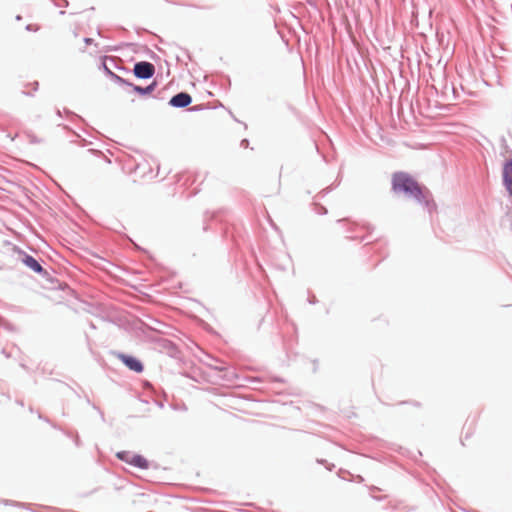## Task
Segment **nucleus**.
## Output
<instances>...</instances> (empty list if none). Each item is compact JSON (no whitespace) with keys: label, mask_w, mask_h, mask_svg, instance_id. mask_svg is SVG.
<instances>
[{"label":"nucleus","mask_w":512,"mask_h":512,"mask_svg":"<svg viewBox=\"0 0 512 512\" xmlns=\"http://www.w3.org/2000/svg\"><path fill=\"white\" fill-rule=\"evenodd\" d=\"M15 19H16L17 21H21V20H22V16H21V15H17Z\"/></svg>","instance_id":"27"},{"label":"nucleus","mask_w":512,"mask_h":512,"mask_svg":"<svg viewBox=\"0 0 512 512\" xmlns=\"http://www.w3.org/2000/svg\"><path fill=\"white\" fill-rule=\"evenodd\" d=\"M128 463H130L136 467H139V468H147L148 467L147 460L140 455H134V454L131 455L130 459L128 460Z\"/></svg>","instance_id":"10"},{"label":"nucleus","mask_w":512,"mask_h":512,"mask_svg":"<svg viewBox=\"0 0 512 512\" xmlns=\"http://www.w3.org/2000/svg\"><path fill=\"white\" fill-rule=\"evenodd\" d=\"M117 455H118V457L120 459L125 460L126 462H128V460L130 459V456L132 454H129V453H126V452H122V453H118Z\"/></svg>","instance_id":"19"},{"label":"nucleus","mask_w":512,"mask_h":512,"mask_svg":"<svg viewBox=\"0 0 512 512\" xmlns=\"http://www.w3.org/2000/svg\"><path fill=\"white\" fill-rule=\"evenodd\" d=\"M55 6L68 7V0H50Z\"/></svg>","instance_id":"14"},{"label":"nucleus","mask_w":512,"mask_h":512,"mask_svg":"<svg viewBox=\"0 0 512 512\" xmlns=\"http://www.w3.org/2000/svg\"><path fill=\"white\" fill-rule=\"evenodd\" d=\"M144 51H145V54L152 60H157L159 59V56L154 52L152 51L149 47L147 46H144Z\"/></svg>","instance_id":"13"},{"label":"nucleus","mask_w":512,"mask_h":512,"mask_svg":"<svg viewBox=\"0 0 512 512\" xmlns=\"http://www.w3.org/2000/svg\"><path fill=\"white\" fill-rule=\"evenodd\" d=\"M502 182L506 192H512V158H508L503 163Z\"/></svg>","instance_id":"5"},{"label":"nucleus","mask_w":512,"mask_h":512,"mask_svg":"<svg viewBox=\"0 0 512 512\" xmlns=\"http://www.w3.org/2000/svg\"><path fill=\"white\" fill-rule=\"evenodd\" d=\"M97 35L100 36V37H103V35L101 33V30L99 28L97 29Z\"/></svg>","instance_id":"26"},{"label":"nucleus","mask_w":512,"mask_h":512,"mask_svg":"<svg viewBox=\"0 0 512 512\" xmlns=\"http://www.w3.org/2000/svg\"><path fill=\"white\" fill-rule=\"evenodd\" d=\"M34 91L38 89L39 83L37 81L33 82Z\"/></svg>","instance_id":"25"},{"label":"nucleus","mask_w":512,"mask_h":512,"mask_svg":"<svg viewBox=\"0 0 512 512\" xmlns=\"http://www.w3.org/2000/svg\"><path fill=\"white\" fill-rule=\"evenodd\" d=\"M154 64L148 61H138L134 64L132 73L137 79L147 80L155 75Z\"/></svg>","instance_id":"2"},{"label":"nucleus","mask_w":512,"mask_h":512,"mask_svg":"<svg viewBox=\"0 0 512 512\" xmlns=\"http://www.w3.org/2000/svg\"><path fill=\"white\" fill-rule=\"evenodd\" d=\"M134 44L132 43H121L119 45H115V46H106L104 48V51L105 52H117L119 51L123 46H133Z\"/></svg>","instance_id":"12"},{"label":"nucleus","mask_w":512,"mask_h":512,"mask_svg":"<svg viewBox=\"0 0 512 512\" xmlns=\"http://www.w3.org/2000/svg\"><path fill=\"white\" fill-rule=\"evenodd\" d=\"M56 113H57L58 116H61V112H60L59 109H57Z\"/></svg>","instance_id":"30"},{"label":"nucleus","mask_w":512,"mask_h":512,"mask_svg":"<svg viewBox=\"0 0 512 512\" xmlns=\"http://www.w3.org/2000/svg\"><path fill=\"white\" fill-rule=\"evenodd\" d=\"M116 57L115 56H107L104 55L101 57V63L99 65V69L103 71V73L108 77L109 74H111L113 71L108 66L107 62H110L111 64H115Z\"/></svg>","instance_id":"7"},{"label":"nucleus","mask_w":512,"mask_h":512,"mask_svg":"<svg viewBox=\"0 0 512 512\" xmlns=\"http://www.w3.org/2000/svg\"><path fill=\"white\" fill-rule=\"evenodd\" d=\"M229 114L231 115V117L233 118V120H234V121H236V122H238V123L243 124L244 129H245V130L247 129V124H246V123L241 122L240 120H238V119L236 118V116H235L231 111H229Z\"/></svg>","instance_id":"22"},{"label":"nucleus","mask_w":512,"mask_h":512,"mask_svg":"<svg viewBox=\"0 0 512 512\" xmlns=\"http://www.w3.org/2000/svg\"><path fill=\"white\" fill-rule=\"evenodd\" d=\"M249 144H250V142H249V140L247 138L242 139L241 142H240V146L242 148H248Z\"/></svg>","instance_id":"21"},{"label":"nucleus","mask_w":512,"mask_h":512,"mask_svg":"<svg viewBox=\"0 0 512 512\" xmlns=\"http://www.w3.org/2000/svg\"><path fill=\"white\" fill-rule=\"evenodd\" d=\"M22 261L27 267H29L33 271L38 273L42 271V266L32 256L25 255Z\"/></svg>","instance_id":"8"},{"label":"nucleus","mask_w":512,"mask_h":512,"mask_svg":"<svg viewBox=\"0 0 512 512\" xmlns=\"http://www.w3.org/2000/svg\"><path fill=\"white\" fill-rule=\"evenodd\" d=\"M205 109V107L202 104L191 106L188 111L190 112H199Z\"/></svg>","instance_id":"18"},{"label":"nucleus","mask_w":512,"mask_h":512,"mask_svg":"<svg viewBox=\"0 0 512 512\" xmlns=\"http://www.w3.org/2000/svg\"><path fill=\"white\" fill-rule=\"evenodd\" d=\"M83 41L86 45H92L94 43V39L90 37H84Z\"/></svg>","instance_id":"23"},{"label":"nucleus","mask_w":512,"mask_h":512,"mask_svg":"<svg viewBox=\"0 0 512 512\" xmlns=\"http://www.w3.org/2000/svg\"><path fill=\"white\" fill-rule=\"evenodd\" d=\"M332 189H333L332 187H328V188H325V189L321 190L320 192H322V193L331 192Z\"/></svg>","instance_id":"24"},{"label":"nucleus","mask_w":512,"mask_h":512,"mask_svg":"<svg viewBox=\"0 0 512 512\" xmlns=\"http://www.w3.org/2000/svg\"><path fill=\"white\" fill-rule=\"evenodd\" d=\"M22 93H23L24 95H26V96H32V94H31V93L26 92V91H22Z\"/></svg>","instance_id":"28"},{"label":"nucleus","mask_w":512,"mask_h":512,"mask_svg":"<svg viewBox=\"0 0 512 512\" xmlns=\"http://www.w3.org/2000/svg\"><path fill=\"white\" fill-rule=\"evenodd\" d=\"M117 60H118V58L116 57L115 64H114V68L115 69L120 70V71H124L126 73H130L131 72V70L129 68H126V67H124L122 65H118L117 64Z\"/></svg>","instance_id":"15"},{"label":"nucleus","mask_w":512,"mask_h":512,"mask_svg":"<svg viewBox=\"0 0 512 512\" xmlns=\"http://www.w3.org/2000/svg\"><path fill=\"white\" fill-rule=\"evenodd\" d=\"M117 60H118V58L116 57L115 64H114V68L115 69L120 70V71H124L126 73H130L131 72V70L129 68H126V67H124L122 65H118L117 64Z\"/></svg>","instance_id":"16"},{"label":"nucleus","mask_w":512,"mask_h":512,"mask_svg":"<svg viewBox=\"0 0 512 512\" xmlns=\"http://www.w3.org/2000/svg\"><path fill=\"white\" fill-rule=\"evenodd\" d=\"M39 28L40 27L38 25H35V24H27L25 26L26 31H29V32H36V31L39 30Z\"/></svg>","instance_id":"17"},{"label":"nucleus","mask_w":512,"mask_h":512,"mask_svg":"<svg viewBox=\"0 0 512 512\" xmlns=\"http://www.w3.org/2000/svg\"><path fill=\"white\" fill-rule=\"evenodd\" d=\"M108 78L120 87L129 88V86H132V82H130L128 79L119 76L114 72L109 74Z\"/></svg>","instance_id":"9"},{"label":"nucleus","mask_w":512,"mask_h":512,"mask_svg":"<svg viewBox=\"0 0 512 512\" xmlns=\"http://www.w3.org/2000/svg\"><path fill=\"white\" fill-rule=\"evenodd\" d=\"M391 192H430V190L410 173L395 171L391 176Z\"/></svg>","instance_id":"1"},{"label":"nucleus","mask_w":512,"mask_h":512,"mask_svg":"<svg viewBox=\"0 0 512 512\" xmlns=\"http://www.w3.org/2000/svg\"><path fill=\"white\" fill-rule=\"evenodd\" d=\"M191 103H192V96L186 91H181V92H178L177 94L173 95L169 99V102H168L169 106H171L173 108H186Z\"/></svg>","instance_id":"3"},{"label":"nucleus","mask_w":512,"mask_h":512,"mask_svg":"<svg viewBox=\"0 0 512 512\" xmlns=\"http://www.w3.org/2000/svg\"><path fill=\"white\" fill-rule=\"evenodd\" d=\"M59 14H60V15H65V14H66V11H65V10H61V11L59 12Z\"/></svg>","instance_id":"29"},{"label":"nucleus","mask_w":512,"mask_h":512,"mask_svg":"<svg viewBox=\"0 0 512 512\" xmlns=\"http://www.w3.org/2000/svg\"><path fill=\"white\" fill-rule=\"evenodd\" d=\"M118 358L131 370L140 373L143 371L142 363L133 356H128L125 354H120Z\"/></svg>","instance_id":"6"},{"label":"nucleus","mask_w":512,"mask_h":512,"mask_svg":"<svg viewBox=\"0 0 512 512\" xmlns=\"http://www.w3.org/2000/svg\"><path fill=\"white\" fill-rule=\"evenodd\" d=\"M308 4H312L313 0H306Z\"/></svg>","instance_id":"31"},{"label":"nucleus","mask_w":512,"mask_h":512,"mask_svg":"<svg viewBox=\"0 0 512 512\" xmlns=\"http://www.w3.org/2000/svg\"><path fill=\"white\" fill-rule=\"evenodd\" d=\"M157 86V80H153L151 83L144 87L132 83V86H129L130 91H128V93H135L142 98H146L152 95Z\"/></svg>","instance_id":"4"},{"label":"nucleus","mask_w":512,"mask_h":512,"mask_svg":"<svg viewBox=\"0 0 512 512\" xmlns=\"http://www.w3.org/2000/svg\"><path fill=\"white\" fill-rule=\"evenodd\" d=\"M445 83L442 87V90H441V94L443 97H447L448 96V91L451 90L452 94H453V98L454 99H457L458 97V94H457V91L453 85V83L449 84L445 79L443 80Z\"/></svg>","instance_id":"11"},{"label":"nucleus","mask_w":512,"mask_h":512,"mask_svg":"<svg viewBox=\"0 0 512 512\" xmlns=\"http://www.w3.org/2000/svg\"><path fill=\"white\" fill-rule=\"evenodd\" d=\"M28 137H29L30 143L36 144V143H40L41 142V140L38 139L34 134H29Z\"/></svg>","instance_id":"20"}]
</instances>
